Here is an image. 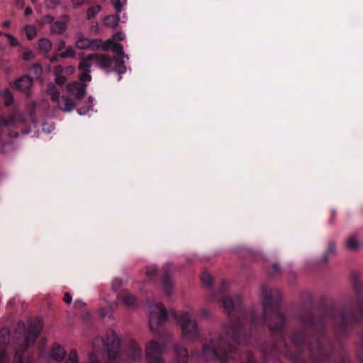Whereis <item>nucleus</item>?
Here are the masks:
<instances>
[{
    "mask_svg": "<svg viewBox=\"0 0 363 363\" xmlns=\"http://www.w3.org/2000/svg\"><path fill=\"white\" fill-rule=\"evenodd\" d=\"M28 330L21 335L19 332L16 337V342L15 346V363H28L24 362L22 360V353L31 345H33L40 334L43 328V323L41 320H38L35 323H32L30 321L28 323Z\"/></svg>",
    "mask_w": 363,
    "mask_h": 363,
    "instance_id": "obj_1",
    "label": "nucleus"
},
{
    "mask_svg": "<svg viewBox=\"0 0 363 363\" xmlns=\"http://www.w3.org/2000/svg\"><path fill=\"white\" fill-rule=\"evenodd\" d=\"M193 311V308L188 306L184 311L171 312L182 328L183 338L186 340H193L199 335V329L196 322L190 320Z\"/></svg>",
    "mask_w": 363,
    "mask_h": 363,
    "instance_id": "obj_2",
    "label": "nucleus"
},
{
    "mask_svg": "<svg viewBox=\"0 0 363 363\" xmlns=\"http://www.w3.org/2000/svg\"><path fill=\"white\" fill-rule=\"evenodd\" d=\"M113 60L104 55L91 54L85 58H82L79 64L78 69L81 72L79 79L82 82H90V69L94 64H96L103 68L110 67Z\"/></svg>",
    "mask_w": 363,
    "mask_h": 363,
    "instance_id": "obj_3",
    "label": "nucleus"
},
{
    "mask_svg": "<svg viewBox=\"0 0 363 363\" xmlns=\"http://www.w3.org/2000/svg\"><path fill=\"white\" fill-rule=\"evenodd\" d=\"M149 313V322L151 330H155L167 318V311L160 303H149L147 306Z\"/></svg>",
    "mask_w": 363,
    "mask_h": 363,
    "instance_id": "obj_4",
    "label": "nucleus"
},
{
    "mask_svg": "<svg viewBox=\"0 0 363 363\" xmlns=\"http://www.w3.org/2000/svg\"><path fill=\"white\" fill-rule=\"evenodd\" d=\"M125 38V35L123 33H116L113 38L108 39L104 44V50H112L117 54L121 55L123 57L124 56V52L123 46L118 43L116 40H123Z\"/></svg>",
    "mask_w": 363,
    "mask_h": 363,
    "instance_id": "obj_5",
    "label": "nucleus"
},
{
    "mask_svg": "<svg viewBox=\"0 0 363 363\" xmlns=\"http://www.w3.org/2000/svg\"><path fill=\"white\" fill-rule=\"evenodd\" d=\"M162 350V346L155 341H151L147 346V357L150 363H163V361L156 357Z\"/></svg>",
    "mask_w": 363,
    "mask_h": 363,
    "instance_id": "obj_6",
    "label": "nucleus"
},
{
    "mask_svg": "<svg viewBox=\"0 0 363 363\" xmlns=\"http://www.w3.org/2000/svg\"><path fill=\"white\" fill-rule=\"evenodd\" d=\"M107 345L108 348V357L111 361H113L120 345L119 339L114 332H111L110 336L108 337Z\"/></svg>",
    "mask_w": 363,
    "mask_h": 363,
    "instance_id": "obj_7",
    "label": "nucleus"
},
{
    "mask_svg": "<svg viewBox=\"0 0 363 363\" xmlns=\"http://www.w3.org/2000/svg\"><path fill=\"white\" fill-rule=\"evenodd\" d=\"M9 342V334L6 330L0 331V363H8L9 358L5 354V350Z\"/></svg>",
    "mask_w": 363,
    "mask_h": 363,
    "instance_id": "obj_8",
    "label": "nucleus"
},
{
    "mask_svg": "<svg viewBox=\"0 0 363 363\" xmlns=\"http://www.w3.org/2000/svg\"><path fill=\"white\" fill-rule=\"evenodd\" d=\"M86 84H81L78 82H73L67 85V90L72 95L75 96L78 99L82 98L86 93Z\"/></svg>",
    "mask_w": 363,
    "mask_h": 363,
    "instance_id": "obj_9",
    "label": "nucleus"
},
{
    "mask_svg": "<svg viewBox=\"0 0 363 363\" xmlns=\"http://www.w3.org/2000/svg\"><path fill=\"white\" fill-rule=\"evenodd\" d=\"M57 107L64 112H70L75 107V103L69 97L62 96L57 101Z\"/></svg>",
    "mask_w": 363,
    "mask_h": 363,
    "instance_id": "obj_10",
    "label": "nucleus"
},
{
    "mask_svg": "<svg viewBox=\"0 0 363 363\" xmlns=\"http://www.w3.org/2000/svg\"><path fill=\"white\" fill-rule=\"evenodd\" d=\"M15 86L21 91H26L33 84V80L28 76H23L15 82Z\"/></svg>",
    "mask_w": 363,
    "mask_h": 363,
    "instance_id": "obj_11",
    "label": "nucleus"
},
{
    "mask_svg": "<svg viewBox=\"0 0 363 363\" xmlns=\"http://www.w3.org/2000/svg\"><path fill=\"white\" fill-rule=\"evenodd\" d=\"M203 353L206 358L211 359V358H219L220 361L223 363H225L224 358L221 356L220 357V351L216 350L213 347H211L210 345H206L203 347Z\"/></svg>",
    "mask_w": 363,
    "mask_h": 363,
    "instance_id": "obj_12",
    "label": "nucleus"
},
{
    "mask_svg": "<svg viewBox=\"0 0 363 363\" xmlns=\"http://www.w3.org/2000/svg\"><path fill=\"white\" fill-rule=\"evenodd\" d=\"M223 306L224 308V310L228 313H230L233 309L234 308V306L235 304L239 303L240 302V298L238 296L235 297L234 299L230 297H223L222 299Z\"/></svg>",
    "mask_w": 363,
    "mask_h": 363,
    "instance_id": "obj_13",
    "label": "nucleus"
},
{
    "mask_svg": "<svg viewBox=\"0 0 363 363\" xmlns=\"http://www.w3.org/2000/svg\"><path fill=\"white\" fill-rule=\"evenodd\" d=\"M65 353L64 347L55 345L52 347L50 356L54 360L60 361L65 357Z\"/></svg>",
    "mask_w": 363,
    "mask_h": 363,
    "instance_id": "obj_14",
    "label": "nucleus"
},
{
    "mask_svg": "<svg viewBox=\"0 0 363 363\" xmlns=\"http://www.w3.org/2000/svg\"><path fill=\"white\" fill-rule=\"evenodd\" d=\"M162 287L164 294L166 296H171L173 293V284L172 280L168 276H164L162 279Z\"/></svg>",
    "mask_w": 363,
    "mask_h": 363,
    "instance_id": "obj_15",
    "label": "nucleus"
},
{
    "mask_svg": "<svg viewBox=\"0 0 363 363\" xmlns=\"http://www.w3.org/2000/svg\"><path fill=\"white\" fill-rule=\"evenodd\" d=\"M123 301V303L128 307L134 306L136 302L135 297L126 291H123L122 294L118 296Z\"/></svg>",
    "mask_w": 363,
    "mask_h": 363,
    "instance_id": "obj_16",
    "label": "nucleus"
},
{
    "mask_svg": "<svg viewBox=\"0 0 363 363\" xmlns=\"http://www.w3.org/2000/svg\"><path fill=\"white\" fill-rule=\"evenodd\" d=\"M125 57L128 58L125 54L123 57L121 55L118 54V56L114 58L116 60V70L119 74H123L126 72V67L124 62Z\"/></svg>",
    "mask_w": 363,
    "mask_h": 363,
    "instance_id": "obj_17",
    "label": "nucleus"
},
{
    "mask_svg": "<svg viewBox=\"0 0 363 363\" xmlns=\"http://www.w3.org/2000/svg\"><path fill=\"white\" fill-rule=\"evenodd\" d=\"M75 45L77 48L81 50L90 48L91 39L84 37L82 34H79L78 35Z\"/></svg>",
    "mask_w": 363,
    "mask_h": 363,
    "instance_id": "obj_18",
    "label": "nucleus"
},
{
    "mask_svg": "<svg viewBox=\"0 0 363 363\" xmlns=\"http://www.w3.org/2000/svg\"><path fill=\"white\" fill-rule=\"evenodd\" d=\"M38 46L41 52L48 53L51 50L52 44L48 38H43L38 40Z\"/></svg>",
    "mask_w": 363,
    "mask_h": 363,
    "instance_id": "obj_19",
    "label": "nucleus"
},
{
    "mask_svg": "<svg viewBox=\"0 0 363 363\" xmlns=\"http://www.w3.org/2000/svg\"><path fill=\"white\" fill-rule=\"evenodd\" d=\"M66 29L67 24L65 21H56L52 25L50 31L53 33L61 34L65 32Z\"/></svg>",
    "mask_w": 363,
    "mask_h": 363,
    "instance_id": "obj_20",
    "label": "nucleus"
},
{
    "mask_svg": "<svg viewBox=\"0 0 363 363\" xmlns=\"http://www.w3.org/2000/svg\"><path fill=\"white\" fill-rule=\"evenodd\" d=\"M118 15H108L104 18V25L110 28H115L118 26Z\"/></svg>",
    "mask_w": 363,
    "mask_h": 363,
    "instance_id": "obj_21",
    "label": "nucleus"
},
{
    "mask_svg": "<svg viewBox=\"0 0 363 363\" xmlns=\"http://www.w3.org/2000/svg\"><path fill=\"white\" fill-rule=\"evenodd\" d=\"M346 247L350 250H357L359 247V242L355 235L349 237L346 241Z\"/></svg>",
    "mask_w": 363,
    "mask_h": 363,
    "instance_id": "obj_22",
    "label": "nucleus"
},
{
    "mask_svg": "<svg viewBox=\"0 0 363 363\" xmlns=\"http://www.w3.org/2000/svg\"><path fill=\"white\" fill-rule=\"evenodd\" d=\"M102 8L100 5L96 4L88 9L86 16L88 19L94 18L101 11Z\"/></svg>",
    "mask_w": 363,
    "mask_h": 363,
    "instance_id": "obj_23",
    "label": "nucleus"
},
{
    "mask_svg": "<svg viewBox=\"0 0 363 363\" xmlns=\"http://www.w3.org/2000/svg\"><path fill=\"white\" fill-rule=\"evenodd\" d=\"M76 52L72 46H67L63 52L60 54L61 59L74 57Z\"/></svg>",
    "mask_w": 363,
    "mask_h": 363,
    "instance_id": "obj_24",
    "label": "nucleus"
},
{
    "mask_svg": "<svg viewBox=\"0 0 363 363\" xmlns=\"http://www.w3.org/2000/svg\"><path fill=\"white\" fill-rule=\"evenodd\" d=\"M24 30L27 38L29 40H32L36 36V28L33 25H26L24 28Z\"/></svg>",
    "mask_w": 363,
    "mask_h": 363,
    "instance_id": "obj_25",
    "label": "nucleus"
},
{
    "mask_svg": "<svg viewBox=\"0 0 363 363\" xmlns=\"http://www.w3.org/2000/svg\"><path fill=\"white\" fill-rule=\"evenodd\" d=\"M46 91L48 94L51 96L53 101H56L57 102L58 100L60 99L59 98L60 93L54 85L49 86Z\"/></svg>",
    "mask_w": 363,
    "mask_h": 363,
    "instance_id": "obj_26",
    "label": "nucleus"
},
{
    "mask_svg": "<svg viewBox=\"0 0 363 363\" xmlns=\"http://www.w3.org/2000/svg\"><path fill=\"white\" fill-rule=\"evenodd\" d=\"M66 363H79V357L76 350H72L67 357Z\"/></svg>",
    "mask_w": 363,
    "mask_h": 363,
    "instance_id": "obj_27",
    "label": "nucleus"
},
{
    "mask_svg": "<svg viewBox=\"0 0 363 363\" xmlns=\"http://www.w3.org/2000/svg\"><path fill=\"white\" fill-rule=\"evenodd\" d=\"M203 284L206 286H211L212 285L213 279L211 274L208 273H203L201 277Z\"/></svg>",
    "mask_w": 363,
    "mask_h": 363,
    "instance_id": "obj_28",
    "label": "nucleus"
},
{
    "mask_svg": "<svg viewBox=\"0 0 363 363\" xmlns=\"http://www.w3.org/2000/svg\"><path fill=\"white\" fill-rule=\"evenodd\" d=\"M104 44L101 39H93L91 40L90 48L94 50L102 47L104 50Z\"/></svg>",
    "mask_w": 363,
    "mask_h": 363,
    "instance_id": "obj_29",
    "label": "nucleus"
},
{
    "mask_svg": "<svg viewBox=\"0 0 363 363\" xmlns=\"http://www.w3.org/2000/svg\"><path fill=\"white\" fill-rule=\"evenodd\" d=\"M1 95L4 99L6 105H9L11 104V102L13 101V96L9 90H8V89L4 90L1 93Z\"/></svg>",
    "mask_w": 363,
    "mask_h": 363,
    "instance_id": "obj_30",
    "label": "nucleus"
},
{
    "mask_svg": "<svg viewBox=\"0 0 363 363\" xmlns=\"http://www.w3.org/2000/svg\"><path fill=\"white\" fill-rule=\"evenodd\" d=\"M114 8L116 9L118 13H121L123 11L124 3H122L121 0H110Z\"/></svg>",
    "mask_w": 363,
    "mask_h": 363,
    "instance_id": "obj_31",
    "label": "nucleus"
},
{
    "mask_svg": "<svg viewBox=\"0 0 363 363\" xmlns=\"http://www.w3.org/2000/svg\"><path fill=\"white\" fill-rule=\"evenodd\" d=\"M4 35L10 40L11 45L14 46V47H17V46L20 45L19 41L13 35H11V34H7V33L4 34Z\"/></svg>",
    "mask_w": 363,
    "mask_h": 363,
    "instance_id": "obj_32",
    "label": "nucleus"
},
{
    "mask_svg": "<svg viewBox=\"0 0 363 363\" xmlns=\"http://www.w3.org/2000/svg\"><path fill=\"white\" fill-rule=\"evenodd\" d=\"M55 128L54 124L52 123H45L43 124V130L45 133H50Z\"/></svg>",
    "mask_w": 363,
    "mask_h": 363,
    "instance_id": "obj_33",
    "label": "nucleus"
},
{
    "mask_svg": "<svg viewBox=\"0 0 363 363\" xmlns=\"http://www.w3.org/2000/svg\"><path fill=\"white\" fill-rule=\"evenodd\" d=\"M123 284V281L121 279L116 278L112 281V289L114 291H116L118 289H119Z\"/></svg>",
    "mask_w": 363,
    "mask_h": 363,
    "instance_id": "obj_34",
    "label": "nucleus"
},
{
    "mask_svg": "<svg viewBox=\"0 0 363 363\" xmlns=\"http://www.w3.org/2000/svg\"><path fill=\"white\" fill-rule=\"evenodd\" d=\"M66 47V43L64 40H60L56 44V50L57 51H61L63 49H65Z\"/></svg>",
    "mask_w": 363,
    "mask_h": 363,
    "instance_id": "obj_35",
    "label": "nucleus"
},
{
    "mask_svg": "<svg viewBox=\"0 0 363 363\" xmlns=\"http://www.w3.org/2000/svg\"><path fill=\"white\" fill-rule=\"evenodd\" d=\"M33 57H34V54L30 50H27V51L24 52L23 54V58L24 60H26V61L30 60Z\"/></svg>",
    "mask_w": 363,
    "mask_h": 363,
    "instance_id": "obj_36",
    "label": "nucleus"
},
{
    "mask_svg": "<svg viewBox=\"0 0 363 363\" xmlns=\"http://www.w3.org/2000/svg\"><path fill=\"white\" fill-rule=\"evenodd\" d=\"M60 4V0H47L46 6L49 8H53L55 5Z\"/></svg>",
    "mask_w": 363,
    "mask_h": 363,
    "instance_id": "obj_37",
    "label": "nucleus"
},
{
    "mask_svg": "<svg viewBox=\"0 0 363 363\" xmlns=\"http://www.w3.org/2000/svg\"><path fill=\"white\" fill-rule=\"evenodd\" d=\"M54 21V18L52 16L46 15L42 18L43 23H50Z\"/></svg>",
    "mask_w": 363,
    "mask_h": 363,
    "instance_id": "obj_38",
    "label": "nucleus"
},
{
    "mask_svg": "<svg viewBox=\"0 0 363 363\" xmlns=\"http://www.w3.org/2000/svg\"><path fill=\"white\" fill-rule=\"evenodd\" d=\"M156 271H157V269H156L155 266H149L147 268L146 273L149 277H151L156 272Z\"/></svg>",
    "mask_w": 363,
    "mask_h": 363,
    "instance_id": "obj_39",
    "label": "nucleus"
},
{
    "mask_svg": "<svg viewBox=\"0 0 363 363\" xmlns=\"http://www.w3.org/2000/svg\"><path fill=\"white\" fill-rule=\"evenodd\" d=\"M63 72H65V68H63L62 66H57L54 69L55 76L61 75Z\"/></svg>",
    "mask_w": 363,
    "mask_h": 363,
    "instance_id": "obj_40",
    "label": "nucleus"
},
{
    "mask_svg": "<svg viewBox=\"0 0 363 363\" xmlns=\"http://www.w3.org/2000/svg\"><path fill=\"white\" fill-rule=\"evenodd\" d=\"M66 80V78L62 75H57L55 77V82L59 84H63Z\"/></svg>",
    "mask_w": 363,
    "mask_h": 363,
    "instance_id": "obj_41",
    "label": "nucleus"
},
{
    "mask_svg": "<svg viewBox=\"0 0 363 363\" xmlns=\"http://www.w3.org/2000/svg\"><path fill=\"white\" fill-rule=\"evenodd\" d=\"M262 294H263V296H264V302H265L264 303V309L266 310V308H267V302L268 299L270 298V296H271L272 294L270 293L268 295L267 291H264V290L262 291Z\"/></svg>",
    "mask_w": 363,
    "mask_h": 363,
    "instance_id": "obj_42",
    "label": "nucleus"
},
{
    "mask_svg": "<svg viewBox=\"0 0 363 363\" xmlns=\"http://www.w3.org/2000/svg\"><path fill=\"white\" fill-rule=\"evenodd\" d=\"M86 0H72V4L74 7H79L85 3Z\"/></svg>",
    "mask_w": 363,
    "mask_h": 363,
    "instance_id": "obj_43",
    "label": "nucleus"
},
{
    "mask_svg": "<svg viewBox=\"0 0 363 363\" xmlns=\"http://www.w3.org/2000/svg\"><path fill=\"white\" fill-rule=\"evenodd\" d=\"M90 109V107H88V108H84V107H80L78 110H77V112L79 115L82 116V115H85L88 113L89 110Z\"/></svg>",
    "mask_w": 363,
    "mask_h": 363,
    "instance_id": "obj_44",
    "label": "nucleus"
},
{
    "mask_svg": "<svg viewBox=\"0 0 363 363\" xmlns=\"http://www.w3.org/2000/svg\"><path fill=\"white\" fill-rule=\"evenodd\" d=\"M74 72V68L72 66H68L65 68V73L66 74H72Z\"/></svg>",
    "mask_w": 363,
    "mask_h": 363,
    "instance_id": "obj_45",
    "label": "nucleus"
},
{
    "mask_svg": "<svg viewBox=\"0 0 363 363\" xmlns=\"http://www.w3.org/2000/svg\"><path fill=\"white\" fill-rule=\"evenodd\" d=\"M64 301L67 303V304H70L72 302V296L69 293H67L65 294L64 296Z\"/></svg>",
    "mask_w": 363,
    "mask_h": 363,
    "instance_id": "obj_46",
    "label": "nucleus"
},
{
    "mask_svg": "<svg viewBox=\"0 0 363 363\" xmlns=\"http://www.w3.org/2000/svg\"><path fill=\"white\" fill-rule=\"evenodd\" d=\"M59 59H61L60 57V55H56L55 56H53L51 59H50V61L52 62H55V61H57Z\"/></svg>",
    "mask_w": 363,
    "mask_h": 363,
    "instance_id": "obj_47",
    "label": "nucleus"
},
{
    "mask_svg": "<svg viewBox=\"0 0 363 363\" xmlns=\"http://www.w3.org/2000/svg\"><path fill=\"white\" fill-rule=\"evenodd\" d=\"M32 13V9L30 8H26L25 10V15L28 16Z\"/></svg>",
    "mask_w": 363,
    "mask_h": 363,
    "instance_id": "obj_48",
    "label": "nucleus"
},
{
    "mask_svg": "<svg viewBox=\"0 0 363 363\" xmlns=\"http://www.w3.org/2000/svg\"><path fill=\"white\" fill-rule=\"evenodd\" d=\"M335 246L334 243H330L329 245V250L330 252H333L335 250Z\"/></svg>",
    "mask_w": 363,
    "mask_h": 363,
    "instance_id": "obj_49",
    "label": "nucleus"
},
{
    "mask_svg": "<svg viewBox=\"0 0 363 363\" xmlns=\"http://www.w3.org/2000/svg\"><path fill=\"white\" fill-rule=\"evenodd\" d=\"M24 326V323L23 322H21L18 323V330H20L21 329L22 327Z\"/></svg>",
    "mask_w": 363,
    "mask_h": 363,
    "instance_id": "obj_50",
    "label": "nucleus"
},
{
    "mask_svg": "<svg viewBox=\"0 0 363 363\" xmlns=\"http://www.w3.org/2000/svg\"><path fill=\"white\" fill-rule=\"evenodd\" d=\"M140 348L135 349V356H140Z\"/></svg>",
    "mask_w": 363,
    "mask_h": 363,
    "instance_id": "obj_51",
    "label": "nucleus"
},
{
    "mask_svg": "<svg viewBox=\"0 0 363 363\" xmlns=\"http://www.w3.org/2000/svg\"><path fill=\"white\" fill-rule=\"evenodd\" d=\"M9 25H10V22L9 21H5V22L3 23V26L4 27H8V26H9Z\"/></svg>",
    "mask_w": 363,
    "mask_h": 363,
    "instance_id": "obj_52",
    "label": "nucleus"
},
{
    "mask_svg": "<svg viewBox=\"0 0 363 363\" xmlns=\"http://www.w3.org/2000/svg\"><path fill=\"white\" fill-rule=\"evenodd\" d=\"M100 315H101L102 317H104V316H105V315H106V313H104V311L102 309L100 311Z\"/></svg>",
    "mask_w": 363,
    "mask_h": 363,
    "instance_id": "obj_53",
    "label": "nucleus"
},
{
    "mask_svg": "<svg viewBox=\"0 0 363 363\" xmlns=\"http://www.w3.org/2000/svg\"><path fill=\"white\" fill-rule=\"evenodd\" d=\"M35 70L40 69V67L38 65H35L33 67Z\"/></svg>",
    "mask_w": 363,
    "mask_h": 363,
    "instance_id": "obj_54",
    "label": "nucleus"
},
{
    "mask_svg": "<svg viewBox=\"0 0 363 363\" xmlns=\"http://www.w3.org/2000/svg\"><path fill=\"white\" fill-rule=\"evenodd\" d=\"M93 101H94V99L92 97H89V102L92 104H93Z\"/></svg>",
    "mask_w": 363,
    "mask_h": 363,
    "instance_id": "obj_55",
    "label": "nucleus"
},
{
    "mask_svg": "<svg viewBox=\"0 0 363 363\" xmlns=\"http://www.w3.org/2000/svg\"><path fill=\"white\" fill-rule=\"evenodd\" d=\"M274 269H279V266H278V265H274Z\"/></svg>",
    "mask_w": 363,
    "mask_h": 363,
    "instance_id": "obj_56",
    "label": "nucleus"
}]
</instances>
